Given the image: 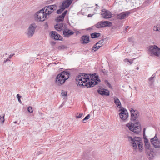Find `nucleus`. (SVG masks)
Masks as SVG:
<instances>
[{
    "label": "nucleus",
    "mask_w": 160,
    "mask_h": 160,
    "mask_svg": "<svg viewBox=\"0 0 160 160\" xmlns=\"http://www.w3.org/2000/svg\"><path fill=\"white\" fill-rule=\"evenodd\" d=\"M96 80L100 82L98 76L96 73L92 74L81 73L76 77V83L81 86H86L87 88L93 87L98 84Z\"/></svg>",
    "instance_id": "nucleus-1"
},
{
    "label": "nucleus",
    "mask_w": 160,
    "mask_h": 160,
    "mask_svg": "<svg viewBox=\"0 0 160 160\" xmlns=\"http://www.w3.org/2000/svg\"><path fill=\"white\" fill-rule=\"evenodd\" d=\"M130 111L131 115V120L136 121L135 124L128 123L126 125V126L131 131L137 134L139 133L141 130V125L138 119L139 113L137 110L133 108H130Z\"/></svg>",
    "instance_id": "nucleus-2"
},
{
    "label": "nucleus",
    "mask_w": 160,
    "mask_h": 160,
    "mask_svg": "<svg viewBox=\"0 0 160 160\" xmlns=\"http://www.w3.org/2000/svg\"><path fill=\"white\" fill-rule=\"evenodd\" d=\"M128 138L134 149L138 148L140 152L142 151L143 149V144L140 138L138 137L133 138L132 137L129 136L128 137Z\"/></svg>",
    "instance_id": "nucleus-3"
},
{
    "label": "nucleus",
    "mask_w": 160,
    "mask_h": 160,
    "mask_svg": "<svg viewBox=\"0 0 160 160\" xmlns=\"http://www.w3.org/2000/svg\"><path fill=\"white\" fill-rule=\"evenodd\" d=\"M70 73L69 72L63 71L58 74L56 78V83L58 85L63 83L69 78Z\"/></svg>",
    "instance_id": "nucleus-4"
},
{
    "label": "nucleus",
    "mask_w": 160,
    "mask_h": 160,
    "mask_svg": "<svg viewBox=\"0 0 160 160\" xmlns=\"http://www.w3.org/2000/svg\"><path fill=\"white\" fill-rule=\"evenodd\" d=\"M44 8L38 11L35 14V16L40 21H44L46 18H48L49 16L46 14Z\"/></svg>",
    "instance_id": "nucleus-5"
},
{
    "label": "nucleus",
    "mask_w": 160,
    "mask_h": 160,
    "mask_svg": "<svg viewBox=\"0 0 160 160\" xmlns=\"http://www.w3.org/2000/svg\"><path fill=\"white\" fill-rule=\"evenodd\" d=\"M149 52L151 56L160 57V48H158L155 45L149 47Z\"/></svg>",
    "instance_id": "nucleus-6"
},
{
    "label": "nucleus",
    "mask_w": 160,
    "mask_h": 160,
    "mask_svg": "<svg viewBox=\"0 0 160 160\" xmlns=\"http://www.w3.org/2000/svg\"><path fill=\"white\" fill-rule=\"evenodd\" d=\"M37 26L35 23H32L29 26L28 29L27 35L29 37H31L33 35Z\"/></svg>",
    "instance_id": "nucleus-7"
},
{
    "label": "nucleus",
    "mask_w": 160,
    "mask_h": 160,
    "mask_svg": "<svg viewBox=\"0 0 160 160\" xmlns=\"http://www.w3.org/2000/svg\"><path fill=\"white\" fill-rule=\"evenodd\" d=\"M112 25V22H110L102 21L98 22L95 25V26L96 28H100L104 27H110Z\"/></svg>",
    "instance_id": "nucleus-8"
},
{
    "label": "nucleus",
    "mask_w": 160,
    "mask_h": 160,
    "mask_svg": "<svg viewBox=\"0 0 160 160\" xmlns=\"http://www.w3.org/2000/svg\"><path fill=\"white\" fill-rule=\"evenodd\" d=\"M57 7L56 5H53L47 6L44 8L45 12L47 13V14L49 16V15L52 13L54 10L57 9Z\"/></svg>",
    "instance_id": "nucleus-9"
},
{
    "label": "nucleus",
    "mask_w": 160,
    "mask_h": 160,
    "mask_svg": "<svg viewBox=\"0 0 160 160\" xmlns=\"http://www.w3.org/2000/svg\"><path fill=\"white\" fill-rule=\"evenodd\" d=\"M101 17L105 19H109L112 18L111 12L108 10L103 9L101 10Z\"/></svg>",
    "instance_id": "nucleus-10"
},
{
    "label": "nucleus",
    "mask_w": 160,
    "mask_h": 160,
    "mask_svg": "<svg viewBox=\"0 0 160 160\" xmlns=\"http://www.w3.org/2000/svg\"><path fill=\"white\" fill-rule=\"evenodd\" d=\"M152 144L155 148H160V141L155 136L150 140Z\"/></svg>",
    "instance_id": "nucleus-11"
},
{
    "label": "nucleus",
    "mask_w": 160,
    "mask_h": 160,
    "mask_svg": "<svg viewBox=\"0 0 160 160\" xmlns=\"http://www.w3.org/2000/svg\"><path fill=\"white\" fill-rule=\"evenodd\" d=\"M114 102L117 107L120 108L119 111H121L120 112H122L123 114H128L127 110L122 107L121 103L120 101H114Z\"/></svg>",
    "instance_id": "nucleus-12"
},
{
    "label": "nucleus",
    "mask_w": 160,
    "mask_h": 160,
    "mask_svg": "<svg viewBox=\"0 0 160 160\" xmlns=\"http://www.w3.org/2000/svg\"><path fill=\"white\" fill-rule=\"evenodd\" d=\"M131 13V12L129 11L124 12L117 15V18L120 20L124 19L128 17Z\"/></svg>",
    "instance_id": "nucleus-13"
},
{
    "label": "nucleus",
    "mask_w": 160,
    "mask_h": 160,
    "mask_svg": "<svg viewBox=\"0 0 160 160\" xmlns=\"http://www.w3.org/2000/svg\"><path fill=\"white\" fill-rule=\"evenodd\" d=\"M90 37L88 35H84L82 36L81 38L80 42L82 44H87L90 42Z\"/></svg>",
    "instance_id": "nucleus-14"
},
{
    "label": "nucleus",
    "mask_w": 160,
    "mask_h": 160,
    "mask_svg": "<svg viewBox=\"0 0 160 160\" xmlns=\"http://www.w3.org/2000/svg\"><path fill=\"white\" fill-rule=\"evenodd\" d=\"M66 24L64 23L58 22L57 24L54 26V28L56 30L58 31H61L65 27Z\"/></svg>",
    "instance_id": "nucleus-15"
},
{
    "label": "nucleus",
    "mask_w": 160,
    "mask_h": 160,
    "mask_svg": "<svg viewBox=\"0 0 160 160\" xmlns=\"http://www.w3.org/2000/svg\"><path fill=\"white\" fill-rule=\"evenodd\" d=\"M63 33L65 37L68 38L74 34V32L70 30L66 29L63 31Z\"/></svg>",
    "instance_id": "nucleus-16"
},
{
    "label": "nucleus",
    "mask_w": 160,
    "mask_h": 160,
    "mask_svg": "<svg viewBox=\"0 0 160 160\" xmlns=\"http://www.w3.org/2000/svg\"><path fill=\"white\" fill-rule=\"evenodd\" d=\"M98 92L102 95L108 96L109 95V91L105 89H100L98 90Z\"/></svg>",
    "instance_id": "nucleus-17"
},
{
    "label": "nucleus",
    "mask_w": 160,
    "mask_h": 160,
    "mask_svg": "<svg viewBox=\"0 0 160 160\" xmlns=\"http://www.w3.org/2000/svg\"><path fill=\"white\" fill-rule=\"evenodd\" d=\"M72 3V1L71 0H66L63 1L62 6V7L66 8H68Z\"/></svg>",
    "instance_id": "nucleus-18"
},
{
    "label": "nucleus",
    "mask_w": 160,
    "mask_h": 160,
    "mask_svg": "<svg viewBox=\"0 0 160 160\" xmlns=\"http://www.w3.org/2000/svg\"><path fill=\"white\" fill-rule=\"evenodd\" d=\"M119 115L120 119L123 121L126 120L128 116V114H123L122 112H120Z\"/></svg>",
    "instance_id": "nucleus-19"
},
{
    "label": "nucleus",
    "mask_w": 160,
    "mask_h": 160,
    "mask_svg": "<svg viewBox=\"0 0 160 160\" xmlns=\"http://www.w3.org/2000/svg\"><path fill=\"white\" fill-rule=\"evenodd\" d=\"M135 59V58H133L129 60L128 59L126 58L124 59V62L126 63L128 65H131L133 63V60Z\"/></svg>",
    "instance_id": "nucleus-20"
},
{
    "label": "nucleus",
    "mask_w": 160,
    "mask_h": 160,
    "mask_svg": "<svg viewBox=\"0 0 160 160\" xmlns=\"http://www.w3.org/2000/svg\"><path fill=\"white\" fill-rule=\"evenodd\" d=\"M101 35L99 33L94 32L91 34V36L92 38H98Z\"/></svg>",
    "instance_id": "nucleus-21"
},
{
    "label": "nucleus",
    "mask_w": 160,
    "mask_h": 160,
    "mask_svg": "<svg viewBox=\"0 0 160 160\" xmlns=\"http://www.w3.org/2000/svg\"><path fill=\"white\" fill-rule=\"evenodd\" d=\"M146 153L150 156L149 158H151L152 157H154L155 155L154 152L151 149H150L149 151H146Z\"/></svg>",
    "instance_id": "nucleus-22"
},
{
    "label": "nucleus",
    "mask_w": 160,
    "mask_h": 160,
    "mask_svg": "<svg viewBox=\"0 0 160 160\" xmlns=\"http://www.w3.org/2000/svg\"><path fill=\"white\" fill-rule=\"evenodd\" d=\"M57 35V32L56 31H51L50 32V35L51 38L54 39Z\"/></svg>",
    "instance_id": "nucleus-23"
},
{
    "label": "nucleus",
    "mask_w": 160,
    "mask_h": 160,
    "mask_svg": "<svg viewBox=\"0 0 160 160\" xmlns=\"http://www.w3.org/2000/svg\"><path fill=\"white\" fill-rule=\"evenodd\" d=\"M145 147L146 151H149L150 149V146L149 142H147L145 144Z\"/></svg>",
    "instance_id": "nucleus-24"
},
{
    "label": "nucleus",
    "mask_w": 160,
    "mask_h": 160,
    "mask_svg": "<svg viewBox=\"0 0 160 160\" xmlns=\"http://www.w3.org/2000/svg\"><path fill=\"white\" fill-rule=\"evenodd\" d=\"M69 101H64L61 104L60 107H63L65 104H66L68 106H69V104L71 103Z\"/></svg>",
    "instance_id": "nucleus-25"
},
{
    "label": "nucleus",
    "mask_w": 160,
    "mask_h": 160,
    "mask_svg": "<svg viewBox=\"0 0 160 160\" xmlns=\"http://www.w3.org/2000/svg\"><path fill=\"white\" fill-rule=\"evenodd\" d=\"M101 47V46H98V45H96V43L92 47V50H94V51H96Z\"/></svg>",
    "instance_id": "nucleus-26"
},
{
    "label": "nucleus",
    "mask_w": 160,
    "mask_h": 160,
    "mask_svg": "<svg viewBox=\"0 0 160 160\" xmlns=\"http://www.w3.org/2000/svg\"><path fill=\"white\" fill-rule=\"evenodd\" d=\"M64 17L62 16V15H60L57 18V20L58 22L63 21Z\"/></svg>",
    "instance_id": "nucleus-27"
},
{
    "label": "nucleus",
    "mask_w": 160,
    "mask_h": 160,
    "mask_svg": "<svg viewBox=\"0 0 160 160\" xmlns=\"http://www.w3.org/2000/svg\"><path fill=\"white\" fill-rule=\"evenodd\" d=\"M65 9V8L62 7L61 5L60 7V8L57 11V12L58 14H60Z\"/></svg>",
    "instance_id": "nucleus-28"
},
{
    "label": "nucleus",
    "mask_w": 160,
    "mask_h": 160,
    "mask_svg": "<svg viewBox=\"0 0 160 160\" xmlns=\"http://www.w3.org/2000/svg\"><path fill=\"white\" fill-rule=\"evenodd\" d=\"M62 37L57 32V35L56 37L54 38V39L55 40H62Z\"/></svg>",
    "instance_id": "nucleus-29"
},
{
    "label": "nucleus",
    "mask_w": 160,
    "mask_h": 160,
    "mask_svg": "<svg viewBox=\"0 0 160 160\" xmlns=\"http://www.w3.org/2000/svg\"><path fill=\"white\" fill-rule=\"evenodd\" d=\"M105 39H103L100 40L99 41L96 43V45H98V46H101L102 45V44L103 43Z\"/></svg>",
    "instance_id": "nucleus-30"
},
{
    "label": "nucleus",
    "mask_w": 160,
    "mask_h": 160,
    "mask_svg": "<svg viewBox=\"0 0 160 160\" xmlns=\"http://www.w3.org/2000/svg\"><path fill=\"white\" fill-rule=\"evenodd\" d=\"M83 113L82 112L77 113L76 114V118H81L83 115Z\"/></svg>",
    "instance_id": "nucleus-31"
},
{
    "label": "nucleus",
    "mask_w": 160,
    "mask_h": 160,
    "mask_svg": "<svg viewBox=\"0 0 160 160\" xmlns=\"http://www.w3.org/2000/svg\"><path fill=\"white\" fill-rule=\"evenodd\" d=\"M28 111L30 113H32L33 112V109L31 106H29L27 109Z\"/></svg>",
    "instance_id": "nucleus-32"
},
{
    "label": "nucleus",
    "mask_w": 160,
    "mask_h": 160,
    "mask_svg": "<svg viewBox=\"0 0 160 160\" xmlns=\"http://www.w3.org/2000/svg\"><path fill=\"white\" fill-rule=\"evenodd\" d=\"M128 41L131 43H133L134 41V39L133 38V37H131L128 38Z\"/></svg>",
    "instance_id": "nucleus-33"
},
{
    "label": "nucleus",
    "mask_w": 160,
    "mask_h": 160,
    "mask_svg": "<svg viewBox=\"0 0 160 160\" xmlns=\"http://www.w3.org/2000/svg\"><path fill=\"white\" fill-rule=\"evenodd\" d=\"M66 48V47L64 45H62L58 47V49L60 50Z\"/></svg>",
    "instance_id": "nucleus-34"
},
{
    "label": "nucleus",
    "mask_w": 160,
    "mask_h": 160,
    "mask_svg": "<svg viewBox=\"0 0 160 160\" xmlns=\"http://www.w3.org/2000/svg\"><path fill=\"white\" fill-rule=\"evenodd\" d=\"M4 121V115L3 116H0V122L3 123Z\"/></svg>",
    "instance_id": "nucleus-35"
},
{
    "label": "nucleus",
    "mask_w": 160,
    "mask_h": 160,
    "mask_svg": "<svg viewBox=\"0 0 160 160\" xmlns=\"http://www.w3.org/2000/svg\"><path fill=\"white\" fill-rule=\"evenodd\" d=\"M106 84L110 88H111V86L109 82L108 81L106 80L105 81Z\"/></svg>",
    "instance_id": "nucleus-36"
},
{
    "label": "nucleus",
    "mask_w": 160,
    "mask_h": 160,
    "mask_svg": "<svg viewBox=\"0 0 160 160\" xmlns=\"http://www.w3.org/2000/svg\"><path fill=\"white\" fill-rule=\"evenodd\" d=\"M90 117V115L89 114L85 118L83 119V121H84L86 120H88L89 118Z\"/></svg>",
    "instance_id": "nucleus-37"
},
{
    "label": "nucleus",
    "mask_w": 160,
    "mask_h": 160,
    "mask_svg": "<svg viewBox=\"0 0 160 160\" xmlns=\"http://www.w3.org/2000/svg\"><path fill=\"white\" fill-rule=\"evenodd\" d=\"M61 94L63 96H66L67 95V92L63 91H62Z\"/></svg>",
    "instance_id": "nucleus-38"
},
{
    "label": "nucleus",
    "mask_w": 160,
    "mask_h": 160,
    "mask_svg": "<svg viewBox=\"0 0 160 160\" xmlns=\"http://www.w3.org/2000/svg\"><path fill=\"white\" fill-rule=\"evenodd\" d=\"M67 10H66L65 11H64V12L62 14V16L65 17V16L67 14Z\"/></svg>",
    "instance_id": "nucleus-39"
},
{
    "label": "nucleus",
    "mask_w": 160,
    "mask_h": 160,
    "mask_svg": "<svg viewBox=\"0 0 160 160\" xmlns=\"http://www.w3.org/2000/svg\"><path fill=\"white\" fill-rule=\"evenodd\" d=\"M21 97V96L19 94H18L17 95V97L18 99V100H20Z\"/></svg>",
    "instance_id": "nucleus-40"
},
{
    "label": "nucleus",
    "mask_w": 160,
    "mask_h": 160,
    "mask_svg": "<svg viewBox=\"0 0 160 160\" xmlns=\"http://www.w3.org/2000/svg\"><path fill=\"white\" fill-rule=\"evenodd\" d=\"M153 30L155 31H158L157 28V26L156 27L154 26L153 28Z\"/></svg>",
    "instance_id": "nucleus-41"
},
{
    "label": "nucleus",
    "mask_w": 160,
    "mask_h": 160,
    "mask_svg": "<svg viewBox=\"0 0 160 160\" xmlns=\"http://www.w3.org/2000/svg\"><path fill=\"white\" fill-rule=\"evenodd\" d=\"M153 82L154 81H149L148 83L149 84V86L151 87L152 85V84H153Z\"/></svg>",
    "instance_id": "nucleus-42"
},
{
    "label": "nucleus",
    "mask_w": 160,
    "mask_h": 160,
    "mask_svg": "<svg viewBox=\"0 0 160 160\" xmlns=\"http://www.w3.org/2000/svg\"><path fill=\"white\" fill-rule=\"evenodd\" d=\"M112 98L113 100H119V99L115 96H113Z\"/></svg>",
    "instance_id": "nucleus-43"
},
{
    "label": "nucleus",
    "mask_w": 160,
    "mask_h": 160,
    "mask_svg": "<svg viewBox=\"0 0 160 160\" xmlns=\"http://www.w3.org/2000/svg\"><path fill=\"white\" fill-rule=\"evenodd\" d=\"M8 61H10V60L8 58H7V59L4 60V61L3 62V63H6Z\"/></svg>",
    "instance_id": "nucleus-44"
},
{
    "label": "nucleus",
    "mask_w": 160,
    "mask_h": 160,
    "mask_svg": "<svg viewBox=\"0 0 160 160\" xmlns=\"http://www.w3.org/2000/svg\"><path fill=\"white\" fill-rule=\"evenodd\" d=\"M153 78H152L151 77H150V78H149L148 80L150 82H151V81H154L153 80Z\"/></svg>",
    "instance_id": "nucleus-45"
},
{
    "label": "nucleus",
    "mask_w": 160,
    "mask_h": 160,
    "mask_svg": "<svg viewBox=\"0 0 160 160\" xmlns=\"http://www.w3.org/2000/svg\"><path fill=\"white\" fill-rule=\"evenodd\" d=\"M99 8V6L96 7L94 9V10L97 11Z\"/></svg>",
    "instance_id": "nucleus-46"
},
{
    "label": "nucleus",
    "mask_w": 160,
    "mask_h": 160,
    "mask_svg": "<svg viewBox=\"0 0 160 160\" xmlns=\"http://www.w3.org/2000/svg\"><path fill=\"white\" fill-rule=\"evenodd\" d=\"M56 44V42H51V44L52 45H54Z\"/></svg>",
    "instance_id": "nucleus-47"
},
{
    "label": "nucleus",
    "mask_w": 160,
    "mask_h": 160,
    "mask_svg": "<svg viewBox=\"0 0 160 160\" xmlns=\"http://www.w3.org/2000/svg\"><path fill=\"white\" fill-rule=\"evenodd\" d=\"M157 28L158 31H160V25H157Z\"/></svg>",
    "instance_id": "nucleus-48"
},
{
    "label": "nucleus",
    "mask_w": 160,
    "mask_h": 160,
    "mask_svg": "<svg viewBox=\"0 0 160 160\" xmlns=\"http://www.w3.org/2000/svg\"><path fill=\"white\" fill-rule=\"evenodd\" d=\"M144 142H145V143H146L147 142H148V140L147 138L145 139H144Z\"/></svg>",
    "instance_id": "nucleus-49"
},
{
    "label": "nucleus",
    "mask_w": 160,
    "mask_h": 160,
    "mask_svg": "<svg viewBox=\"0 0 160 160\" xmlns=\"http://www.w3.org/2000/svg\"><path fill=\"white\" fill-rule=\"evenodd\" d=\"M15 55V54H12V55H9V57H8V58L9 59L11 58V57H12L13 55Z\"/></svg>",
    "instance_id": "nucleus-50"
},
{
    "label": "nucleus",
    "mask_w": 160,
    "mask_h": 160,
    "mask_svg": "<svg viewBox=\"0 0 160 160\" xmlns=\"http://www.w3.org/2000/svg\"><path fill=\"white\" fill-rule=\"evenodd\" d=\"M155 76V74H153L152 76L151 77L152 78H153Z\"/></svg>",
    "instance_id": "nucleus-51"
},
{
    "label": "nucleus",
    "mask_w": 160,
    "mask_h": 160,
    "mask_svg": "<svg viewBox=\"0 0 160 160\" xmlns=\"http://www.w3.org/2000/svg\"><path fill=\"white\" fill-rule=\"evenodd\" d=\"M92 15H91V14H89L88 15V17H92Z\"/></svg>",
    "instance_id": "nucleus-52"
},
{
    "label": "nucleus",
    "mask_w": 160,
    "mask_h": 160,
    "mask_svg": "<svg viewBox=\"0 0 160 160\" xmlns=\"http://www.w3.org/2000/svg\"><path fill=\"white\" fill-rule=\"evenodd\" d=\"M145 128H144V130H143V133L144 134L145 133Z\"/></svg>",
    "instance_id": "nucleus-53"
},
{
    "label": "nucleus",
    "mask_w": 160,
    "mask_h": 160,
    "mask_svg": "<svg viewBox=\"0 0 160 160\" xmlns=\"http://www.w3.org/2000/svg\"><path fill=\"white\" fill-rule=\"evenodd\" d=\"M128 26L127 27L125 28V30H126L128 29Z\"/></svg>",
    "instance_id": "nucleus-54"
},
{
    "label": "nucleus",
    "mask_w": 160,
    "mask_h": 160,
    "mask_svg": "<svg viewBox=\"0 0 160 160\" xmlns=\"http://www.w3.org/2000/svg\"><path fill=\"white\" fill-rule=\"evenodd\" d=\"M7 55H8V54H7V53H5L4 55H3V56Z\"/></svg>",
    "instance_id": "nucleus-55"
},
{
    "label": "nucleus",
    "mask_w": 160,
    "mask_h": 160,
    "mask_svg": "<svg viewBox=\"0 0 160 160\" xmlns=\"http://www.w3.org/2000/svg\"><path fill=\"white\" fill-rule=\"evenodd\" d=\"M19 101V102L21 104L22 103V102H21V101Z\"/></svg>",
    "instance_id": "nucleus-56"
},
{
    "label": "nucleus",
    "mask_w": 160,
    "mask_h": 160,
    "mask_svg": "<svg viewBox=\"0 0 160 160\" xmlns=\"http://www.w3.org/2000/svg\"><path fill=\"white\" fill-rule=\"evenodd\" d=\"M136 69L137 70H138L139 69V68L138 67L136 68Z\"/></svg>",
    "instance_id": "nucleus-57"
},
{
    "label": "nucleus",
    "mask_w": 160,
    "mask_h": 160,
    "mask_svg": "<svg viewBox=\"0 0 160 160\" xmlns=\"http://www.w3.org/2000/svg\"><path fill=\"white\" fill-rule=\"evenodd\" d=\"M95 6H96V7H98V4H96L95 5Z\"/></svg>",
    "instance_id": "nucleus-58"
},
{
    "label": "nucleus",
    "mask_w": 160,
    "mask_h": 160,
    "mask_svg": "<svg viewBox=\"0 0 160 160\" xmlns=\"http://www.w3.org/2000/svg\"><path fill=\"white\" fill-rule=\"evenodd\" d=\"M14 123H17V121H15L14 122Z\"/></svg>",
    "instance_id": "nucleus-59"
},
{
    "label": "nucleus",
    "mask_w": 160,
    "mask_h": 160,
    "mask_svg": "<svg viewBox=\"0 0 160 160\" xmlns=\"http://www.w3.org/2000/svg\"><path fill=\"white\" fill-rule=\"evenodd\" d=\"M147 2H148V1H146L145 2V3H147Z\"/></svg>",
    "instance_id": "nucleus-60"
}]
</instances>
